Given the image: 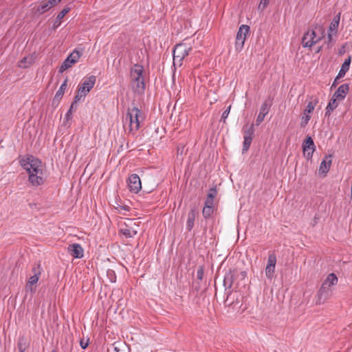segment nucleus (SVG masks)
Here are the masks:
<instances>
[{
  "instance_id": "f257e3e1",
  "label": "nucleus",
  "mask_w": 352,
  "mask_h": 352,
  "mask_svg": "<svg viewBox=\"0 0 352 352\" xmlns=\"http://www.w3.org/2000/svg\"><path fill=\"white\" fill-rule=\"evenodd\" d=\"M21 166L29 173V182L34 186H38L45 182L43 170L41 168V162L30 156L27 160L20 161Z\"/></svg>"
},
{
  "instance_id": "f03ea898",
  "label": "nucleus",
  "mask_w": 352,
  "mask_h": 352,
  "mask_svg": "<svg viewBox=\"0 0 352 352\" xmlns=\"http://www.w3.org/2000/svg\"><path fill=\"white\" fill-rule=\"evenodd\" d=\"M324 37V28L322 25H316L314 29L305 32L302 38L304 47H311Z\"/></svg>"
},
{
  "instance_id": "7ed1b4c3",
  "label": "nucleus",
  "mask_w": 352,
  "mask_h": 352,
  "mask_svg": "<svg viewBox=\"0 0 352 352\" xmlns=\"http://www.w3.org/2000/svg\"><path fill=\"white\" fill-rule=\"evenodd\" d=\"M192 50V47L186 42L177 44L173 49V65L181 66L182 61L189 54Z\"/></svg>"
},
{
  "instance_id": "20e7f679",
  "label": "nucleus",
  "mask_w": 352,
  "mask_h": 352,
  "mask_svg": "<svg viewBox=\"0 0 352 352\" xmlns=\"http://www.w3.org/2000/svg\"><path fill=\"white\" fill-rule=\"evenodd\" d=\"M141 114V110L137 107L133 106L131 109H128L125 116V122H129L130 131H138L140 128Z\"/></svg>"
},
{
  "instance_id": "39448f33",
  "label": "nucleus",
  "mask_w": 352,
  "mask_h": 352,
  "mask_svg": "<svg viewBox=\"0 0 352 352\" xmlns=\"http://www.w3.org/2000/svg\"><path fill=\"white\" fill-rule=\"evenodd\" d=\"M138 226L133 219H129L120 228V232L126 238H132L138 233Z\"/></svg>"
},
{
  "instance_id": "423d86ee",
  "label": "nucleus",
  "mask_w": 352,
  "mask_h": 352,
  "mask_svg": "<svg viewBox=\"0 0 352 352\" xmlns=\"http://www.w3.org/2000/svg\"><path fill=\"white\" fill-rule=\"evenodd\" d=\"M32 271L34 273V275L30 277V278L26 284L25 288H26V290H30L32 292H34L36 290V288L35 287L34 288L33 285L37 283V282L39 279L40 275L41 274V272H42V268L41 267V264L40 263L35 264L33 266Z\"/></svg>"
},
{
  "instance_id": "0eeeda50",
  "label": "nucleus",
  "mask_w": 352,
  "mask_h": 352,
  "mask_svg": "<svg viewBox=\"0 0 352 352\" xmlns=\"http://www.w3.org/2000/svg\"><path fill=\"white\" fill-rule=\"evenodd\" d=\"M81 55L82 54L76 50H74L63 61L59 68L58 72L60 73H63L66 69L71 67L74 64L78 62Z\"/></svg>"
},
{
  "instance_id": "6e6552de",
  "label": "nucleus",
  "mask_w": 352,
  "mask_h": 352,
  "mask_svg": "<svg viewBox=\"0 0 352 352\" xmlns=\"http://www.w3.org/2000/svg\"><path fill=\"white\" fill-rule=\"evenodd\" d=\"M250 32V27L247 25L240 26L236 36L235 46L236 50H241L244 45V43L247 35Z\"/></svg>"
},
{
  "instance_id": "1a4fd4ad",
  "label": "nucleus",
  "mask_w": 352,
  "mask_h": 352,
  "mask_svg": "<svg viewBox=\"0 0 352 352\" xmlns=\"http://www.w3.org/2000/svg\"><path fill=\"white\" fill-rule=\"evenodd\" d=\"M331 295L332 289L322 285L316 295V304H324L331 296Z\"/></svg>"
},
{
  "instance_id": "9d476101",
  "label": "nucleus",
  "mask_w": 352,
  "mask_h": 352,
  "mask_svg": "<svg viewBox=\"0 0 352 352\" xmlns=\"http://www.w3.org/2000/svg\"><path fill=\"white\" fill-rule=\"evenodd\" d=\"M302 147L304 155H305L307 159H311L313 153L316 150V146L311 136L306 137L305 140L302 142Z\"/></svg>"
},
{
  "instance_id": "9b49d317",
  "label": "nucleus",
  "mask_w": 352,
  "mask_h": 352,
  "mask_svg": "<svg viewBox=\"0 0 352 352\" xmlns=\"http://www.w3.org/2000/svg\"><path fill=\"white\" fill-rule=\"evenodd\" d=\"M96 81V77L94 75H91L83 79V82L82 84L79 85L78 89L80 90L81 93L87 95L91 89L94 87Z\"/></svg>"
},
{
  "instance_id": "f8f14e48",
  "label": "nucleus",
  "mask_w": 352,
  "mask_h": 352,
  "mask_svg": "<svg viewBox=\"0 0 352 352\" xmlns=\"http://www.w3.org/2000/svg\"><path fill=\"white\" fill-rule=\"evenodd\" d=\"M276 263V256L274 252H270L268 256L267 264L265 267L266 276L270 279H272V278L274 276Z\"/></svg>"
},
{
  "instance_id": "ddd939ff",
  "label": "nucleus",
  "mask_w": 352,
  "mask_h": 352,
  "mask_svg": "<svg viewBox=\"0 0 352 352\" xmlns=\"http://www.w3.org/2000/svg\"><path fill=\"white\" fill-rule=\"evenodd\" d=\"M128 187L130 191L134 193H138L141 190V180L137 174H132L129 177Z\"/></svg>"
},
{
  "instance_id": "4468645a",
  "label": "nucleus",
  "mask_w": 352,
  "mask_h": 352,
  "mask_svg": "<svg viewBox=\"0 0 352 352\" xmlns=\"http://www.w3.org/2000/svg\"><path fill=\"white\" fill-rule=\"evenodd\" d=\"M236 276V270H230L228 273L225 274L223 279V285L226 287V289H230L234 281L237 279Z\"/></svg>"
},
{
  "instance_id": "2eb2a0df",
  "label": "nucleus",
  "mask_w": 352,
  "mask_h": 352,
  "mask_svg": "<svg viewBox=\"0 0 352 352\" xmlns=\"http://www.w3.org/2000/svg\"><path fill=\"white\" fill-rule=\"evenodd\" d=\"M68 252L74 258H80L83 256V249L78 243H73L68 246Z\"/></svg>"
},
{
  "instance_id": "dca6fc26",
  "label": "nucleus",
  "mask_w": 352,
  "mask_h": 352,
  "mask_svg": "<svg viewBox=\"0 0 352 352\" xmlns=\"http://www.w3.org/2000/svg\"><path fill=\"white\" fill-rule=\"evenodd\" d=\"M271 104L267 103V102H264L261 107L260 112L256 118V125L258 126L261 124V122L263 121L265 116L266 114L269 112Z\"/></svg>"
},
{
  "instance_id": "f3484780",
  "label": "nucleus",
  "mask_w": 352,
  "mask_h": 352,
  "mask_svg": "<svg viewBox=\"0 0 352 352\" xmlns=\"http://www.w3.org/2000/svg\"><path fill=\"white\" fill-rule=\"evenodd\" d=\"M133 87L135 91H144L146 88L144 77L134 76L132 78Z\"/></svg>"
},
{
  "instance_id": "a211bd4d",
  "label": "nucleus",
  "mask_w": 352,
  "mask_h": 352,
  "mask_svg": "<svg viewBox=\"0 0 352 352\" xmlns=\"http://www.w3.org/2000/svg\"><path fill=\"white\" fill-rule=\"evenodd\" d=\"M349 91V84H342L338 88L337 91L333 94V97L338 99V100H343L345 98L346 95L348 94Z\"/></svg>"
},
{
  "instance_id": "6ab92c4d",
  "label": "nucleus",
  "mask_w": 352,
  "mask_h": 352,
  "mask_svg": "<svg viewBox=\"0 0 352 352\" xmlns=\"http://www.w3.org/2000/svg\"><path fill=\"white\" fill-rule=\"evenodd\" d=\"M332 155H326L323 160L322 161L320 168L319 173L321 174H327L329 170L331 165V158Z\"/></svg>"
},
{
  "instance_id": "aec40b11",
  "label": "nucleus",
  "mask_w": 352,
  "mask_h": 352,
  "mask_svg": "<svg viewBox=\"0 0 352 352\" xmlns=\"http://www.w3.org/2000/svg\"><path fill=\"white\" fill-rule=\"evenodd\" d=\"M198 212L195 207H192L188 214V219L186 222V228L188 231H190L194 226V221Z\"/></svg>"
},
{
  "instance_id": "412c9836",
  "label": "nucleus",
  "mask_w": 352,
  "mask_h": 352,
  "mask_svg": "<svg viewBox=\"0 0 352 352\" xmlns=\"http://www.w3.org/2000/svg\"><path fill=\"white\" fill-rule=\"evenodd\" d=\"M351 62V56H349L347 58L345 59L344 62L342 65L341 69H340L338 74L336 76V78H341L345 76L346 73L349 69Z\"/></svg>"
},
{
  "instance_id": "4be33fe9",
  "label": "nucleus",
  "mask_w": 352,
  "mask_h": 352,
  "mask_svg": "<svg viewBox=\"0 0 352 352\" xmlns=\"http://www.w3.org/2000/svg\"><path fill=\"white\" fill-rule=\"evenodd\" d=\"M30 340L24 336H20L17 343V348L19 352H25L30 345Z\"/></svg>"
},
{
  "instance_id": "5701e85b",
  "label": "nucleus",
  "mask_w": 352,
  "mask_h": 352,
  "mask_svg": "<svg viewBox=\"0 0 352 352\" xmlns=\"http://www.w3.org/2000/svg\"><path fill=\"white\" fill-rule=\"evenodd\" d=\"M338 283V278L334 273L329 274L322 285L331 287Z\"/></svg>"
},
{
  "instance_id": "b1692460",
  "label": "nucleus",
  "mask_w": 352,
  "mask_h": 352,
  "mask_svg": "<svg viewBox=\"0 0 352 352\" xmlns=\"http://www.w3.org/2000/svg\"><path fill=\"white\" fill-rule=\"evenodd\" d=\"M340 15H341V13L339 12L338 14H336L333 17L332 21L330 23V25H329V32H337L338 28V26H339V23H340Z\"/></svg>"
},
{
  "instance_id": "393cba45",
  "label": "nucleus",
  "mask_w": 352,
  "mask_h": 352,
  "mask_svg": "<svg viewBox=\"0 0 352 352\" xmlns=\"http://www.w3.org/2000/svg\"><path fill=\"white\" fill-rule=\"evenodd\" d=\"M144 68L141 65L135 64L131 70V78L134 76L143 77Z\"/></svg>"
},
{
  "instance_id": "a878e982",
  "label": "nucleus",
  "mask_w": 352,
  "mask_h": 352,
  "mask_svg": "<svg viewBox=\"0 0 352 352\" xmlns=\"http://www.w3.org/2000/svg\"><path fill=\"white\" fill-rule=\"evenodd\" d=\"M254 133V124H252L249 127H248V125H245L243 127V138H250V140L253 139Z\"/></svg>"
},
{
  "instance_id": "bb28decb",
  "label": "nucleus",
  "mask_w": 352,
  "mask_h": 352,
  "mask_svg": "<svg viewBox=\"0 0 352 352\" xmlns=\"http://www.w3.org/2000/svg\"><path fill=\"white\" fill-rule=\"evenodd\" d=\"M67 82H68V78L67 77L65 78V80H64V82H63V84L60 85L59 89L56 93V94H55L56 99H61L62 98L63 96L64 95L66 87L67 86Z\"/></svg>"
},
{
  "instance_id": "cd10ccee",
  "label": "nucleus",
  "mask_w": 352,
  "mask_h": 352,
  "mask_svg": "<svg viewBox=\"0 0 352 352\" xmlns=\"http://www.w3.org/2000/svg\"><path fill=\"white\" fill-rule=\"evenodd\" d=\"M50 8H51V7L50 6L48 2L47 1V2L38 6L36 8V12L38 13L39 14H42L44 12H47Z\"/></svg>"
},
{
  "instance_id": "c85d7f7f",
  "label": "nucleus",
  "mask_w": 352,
  "mask_h": 352,
  "mask_svg": "<svg viewBox=\"0 0 352 352\" xmlns=\"http://www.w3.org/2000/svg\"><path fill=\"white\" fill-rule=\"evenodd\" d=\"M213 212L214 207H204L202 214L205 219H208L209 217H210Z\"/></svg>"
},
{
  "instance_id": "c756f323",
  "label": "nucleus",
  "mask_w": 352,
  "mask_h": 352,
  "mask_svg": "<svg viewBox=\"0 0 352 352\" xmlns=\"http://www.w3.org/2000/svg\"><path fill=\"white\" fill-rule=\"evenodd\" d=\"M217 195V187L214 186L209 190L206 199L214 200Z\"/></svg>"
},
{
  "instance_id": "7c9ffc66",
  "label": "nucleus",
  "mask_w": 352,
  "mask_h": 352,
  "mask_svg": "<svg viewBox=\"0 0 352 352\" xmlns=\"http://www.w3.org/2000/svg\"><path fill=\"white\" fill-rule=\"evenodd\" d=\"M252 141V140H250V138H244V141H243V149H242L243 153H244L245 152L248 151V149L251 145Z\"/></svg>"
},
{
  "instance_id": "2f4dec72",
  "label": "nucleus",
  "mask_w": 352,
  "mask_h": 352,
  "mask_svg": "<svg viewBox=\"0 0 352 352\" xmlns=\"http://www.w3.org/2000/svg\"><path fill=\"white\" fill-rule=\"evenodd\" d=\"M71 10L69 6L65 7L57 15V20H61Z\"/></svg>"
},
{
  "instance_id": "473e14b6",
  "label": "nucleus",
  "mask_w": 352,
  "mask_h": 352,
  "mask_svg": "<svg viewBox=\"0 0 352 352\" xmlns=\"http://www.w3.org/2000/svg\"><path fill=\"white\" fill-rule=\"evenodd\" d=\"M120 345H122V344L115 342L111 344L110 346L107 348V352H120Z\"/></svg>"
},
{
  "instance_id": "72a5a7b5",
  "label": "nucleus",
  "mask_w": 352,
  "mask_h": 352,
  "mask_svg": "<svg viewBox=\"0 0 352 352\" xmlns=\"http://www.w3.org/2000/svg\"><path fill=\"white\" fill-rule=\"evenodd\" d=\"M318 102V100H315V102H309L307 105V107L306 109H305V111L307 112V113H311L313 112V111L314 110V108H315V106L316 104V103Z\"/></svg>"
},
{
  "instance_id": "f704fd0d",
  "label": "nucleus",
  "mask_w": 352,
  "mask_h": 352,
  "mask_svg": "<svg viewBox=\"0 0 352 352\" xmlns=\"http://www.w3.org/2000/svg\"><path fill=\"white\" fill-rule=\"evenodd\" d=\"M237 278H240L241 281H243V284L246 283L245 278H247V272L245 271L238 272L236 270V276Z\"/></svg>"
},
{
  "instance_id": "c9c22d12",
  "label": "nucleus",
  "mask_w": 352,
  "mask_h": 352,
  "mask_svg": "<svg viewBox=\"0 0 352 352\" xmlns=\"http://www.w3.org/2000/svg\"><path fill=\"white\" fill-rule=\"evenodd\" d=\"M204 272V266H202V265L199 266L197 271V280L201 281L203 280Z\"/></svg>"
},
{
  "instance_id": "e433bc0d",
  "label": "nucleus",
  "mask_w": 352,
  "mask_h": 352,
  "mask_svg": "<svg viewBox=\"0 0 352 352\" xmlns=\"http://www.w3.org/2000/svg\"><path fill=\"white\" fill-rule=\"evenodd\" d=\"M311 118V116L309 115H305L301 118L300 122V126L302 128H304L306 126V125L308 124V122L309 121Z\"/></svg>"
},
{
  "instance_id": "4c0bfd02",
  "label": "nucleus",
  "mask_w": 352,
  "mask_h": 352,
  "mask_svg": "<svg viewBox=\"0 0 352 352\" xmlns=\"http://www.w3.org/2000/svg\"><path fill=\"white\" fill-rule=\"evenodd\" d=\"M87 95L85 94L81 93L80 90L78 89L76 96L74 97V100L73 102L78 103L82 97H85Z\"/></svg>"
},
{
  "instance_id": "58836bf2",
  "label": "nucleus",
  "mask_w": 352,
  "mask_h": 352,
  "mask_svg": "<svg viewBox=\"0 0 352 352\" xmlns=\"http://www.w3.org/2000/svg\"><path fill=\"white\" fill-rule=\"evenodd\" d=\"M231 105H230L222 113L220 121L226 122V120L228 118L230 111Z\"/></svg>"
},
{
  "instance_id": "ea45409f",
  "label": "nucleus",
  "mask_w": 352,
  "mask_h": 352,
  "mask_svg": "<svg viewBox=\"0 0 352 352\" xmlns=\"http://www.w3.org/2000/svg\"><path fill=\"white\" fill-rule=\"evenodd\" d=\"M200 280H194L192 283V290L198 292L201 289Z\"/></svg>"
},
{
  "instance_id": "a19ab883",
  "label": "nucleus",
  "mask_w": 352,
  "mask_h": 352,
  "mask_svg": "<svg viewBox=\"0 0 352 352\" xmlns=\"http://www.w3.org/2000/svg\"><path fill=\"white\" fill-rule=\"evenodd\" d=\"M337 100H338V99L334 98L332 96V98H331L328 105L331 107V108L334 110L338 105V102Z\"/></svg>"
},
{
  "instance_id": "79ce46f5",
  "label": "nucleus",
  "mask_w": 352,
  "mask_h": 352,
  "mask_svg": "<svg viewBox=\"0 0 352 352\" xmlns=\"http://www.w3.org/2000/svg\"><path fill=\"white\" fill-rule=\"evenodd\" d=\"M269 4V0H261L258 8L264 10Z\"/></svg>"
},
{
  "instance_id": "37998d69",
  "label": "nucleus",
  "mask_w": 352,
  "mask_h": 352,
  "mask_svg": "<svg viewBox=\"0 0 352 352\" xmlns=\"http://www.w3.org/2000/svg\"><path fill=\"white\" fill-rule=\"evenodd\" d=\"M269 4V0H261L258 8L264 10Z\"/></svg>"
},
{
  "instance_id": "c03bdc74",
  "label": "nucleus",
  "mask_w": 352,
  "mask_h": 352,
  "mask_svg": "<svg viewBox=\"0 0 352 352\" xmlns=\"http://www.w3.org/2000/svg\"><path fill=\"white\" fill-rule=\"evenodd\" d=\"M204 207H214V200L206 199L205 201Z\"/></svg>"
},
{
  "instance_id": "a18cd8bd",
  "label": "nucleus",
  "mask_w": 352,
  "mask_h": 352,
  "mask_svg": "<svg viewBox=\"0 0 352 352\" xmlns=\"http://www.w3.org/2000/svg\"><path fill=\"white\" fill-rule=\"evenodd\" d=\"M80 345L82 347V349H85L89 345V340L85 341L83 339H82L80 341Z\"/></svg>"
},
{
  "instance_id": "49530a36",
  "label": "nucleus",
  "mask_w": 352,
  "mask_h": 352,
  "mask_svg": "<svg viewBox=\"0 0 352 352\" xmlns=\"http://www.w3.org/2000/svg\"><path fill=\"white\" fill-rule=\"evenodd\" d=\"M235 294H236V293H234V294H233L232 292H229V293H228V295H227V298H226V302H230V305L233 304V303H234V302H233V301H231V300H230V299H231V298H232V296H234L235 295Z\"/></svg>"
},
{
  "instance_id": "de8ad7c7",
  "label": "nucleus",
  "mask_w": 352,
  "mask_h": 352,
  "mask_svg": "<svg viewBox=\"0 0 352 352\" xmlns=\"http://www.w3.org/2000/svg\"><path fill=\"white\" fill-rule=\"evenodd\" d=\"M333 111V109L331 108V107L327 105L326 107L325 117L329 116Z\"/></svg>"
},
{
  "instance_id": "09e8293b",
  "label": "nucleus",
  "mask_w": 352,
  "mask_h": 352,
  "mask_svg": "<svg viewBox=\"0 0 352 352\" xmlns=\"http://www.w3.org/2000/svg\"><path fill=\"white\" fill-rule=\"evenodd\" d=\"M48 3L51 8L58 4L60 1H58V0H49Z\"/></svg>"
},
{
  "instance_id": "8fccbe9b",
  "label": "nucleus",
  "mask_w": 352,
  "mask_h": 352,
  "mask_svg": "<svg viewBox=\"0 0 352 352\" xmlns=\"http://www.w3.org/2000/svg\"><path fill=\"white\" fill-rule=\"evenodd\" d=\"M60 100V99H56V96H55L52 100V106L57 107L59 104Z\"/></svg>"
},
{
  "instance_id": "3c124183",
  "label": "nucleus",
  "mask_w": 352,
  "mask_h": 352,
  "mask_svg": "<svg viewBox=\"0 0 352 352\" xmlns=\"http://www.w3.org/2000/svg\"><path fill=\"white\" fill-rule=\"evenodd\" d=\"M70 111H76L77 109V104L72 102L69 109Z\"/></svg>"
},
{
  "instance_id": "603ef678",
  "label": "nucleus",
  "mask_w": 352,
  "mask_h": 352,
  "mask_svg": "<svg viewBox=\"0 0 352 352\" xmlns=\"http://www.w3.org/2000/svg\"><path fill=\"white\" fill-rule=\"evenodd\" d=\"M72 111H70V110L69 109L68 111L67 112L66 115H65V119L67 120H69L70 119H72Z\"/></svg>"
},
{
  "instance_id": "864d4df0",
  "label": "nucleus",
  "mask_w": 352,
  "mask_h": 352,
  "mask_svg": "<svg viewBox=\"0 0 352 352\" xmlns=\"http://www.w3.org/2000/svg\"><path fill=\"white\" fill-rule=\"evenodd\" d=\"M26 60H27V58H23L21 60V63H20V65H19V67H24V68H26L28 67L27 65H22L23 63H26Z\"/></svg>"
},
{
  "instance_id": "5fc2aeb1",
  "label": "nucleus",
  "mask_w": 352,
  "mask_h": 352,
  "mask_svg": "<svg viewBox=\"0 0 352 352\" xmlns=\"http://www.w3.org/2000/svg\"><path fill=\"white\" fill-rule=\"evenodd\" d=\"M319 219V217H317L316 215H315L314 218V222L312 223V226H315L316 225V223H318V220Z\"/></svg>"
},
{
  "instance_id": "6e6d98bb",
  "label": "nucleus",
  "mask_w": 352,
  "mask_h": 352,
  "mask_svg": "<svg viewBox=\"0 0 352 352\" xmlns=\"http://www.w3.org/2000/svg\"><path fill=\"white\" fill-rule=\"evenodd\" d=\"M122 208L123 210H126V211H129V207L128 206H126V205L122 206Z\"/></svg>"
},
{
  "instance_id": "4d7b16f0",
  "label": "nucleus",
  "mask_w": 352,
  "mask_h": 352,
  "mask_svg": "<svg viewBox=\"0 0 352 352\" xmlns=\"http://www.w3.org/2000/svg\"><path fill=\"white\" fill-rule=\"evenodd\" d=\"M59 25H60V23H57V21H56L54 23V24L53 25V28L56 29V28H58L59 26Z\"/></svg>"
},
{
  "instance_id": "13d9d810",
  "label": "nucleus",
  "mask_w": 352,
  "mask_h": 352,
  "mask_svg": "<svg viewBox=\"0 0 352 352\" xmlns=\"http://www.w3.org/2000/svg\"><path fill=\"white\" fill-rule=\"evenodd\" d=\"M339 78H336L334 80L333 82V85H332V87H336V84L338 83L337 81Z\"/></svg>"
},
{
  "instance_id": "bf43d9fd",
  "label": "nucleus",
  "mask_w": 352,
  "mask_h": 352,
  "mask_svg": "<svg viewBox=\"0 0 352 352\" xmlns=\"http://www.w3.org/2000/svg\"><path fill=\"white\" fill-rule=\"evenodd\" d=\"M328 39H329V42H331L332 40V36L329 32L328 34Z\"/></svg>"
},
{
  "instance_id": "052dcab7",
  "label": "nucleus",
  "mask_w": 352,
  "mask_h": 352,
  "mask_svg": "<svg viewBox=\"0 0 352 352\" xmlns=\"http://www.w3.org/2000/svg\"><path fill=\"white\" fill-rule=\"evenodd\" d=\"M344 52V50H340L339 52L340 54H342Z\"/></svg>"
},
{
  "instance_id": "680f3d73",
  "label": "nucleus",
  "mask_w": 352,
  "mask_h": 352,
  "mask_svg": "<svg viewBox=\"0 0 352 352\" xmlns=\"http://www.w3.org/2000/svg\"><path fill=\"white\" fill-rule=\"evenodd\" d=\"M52 352H56V351L53 350Z\"/></svg>"
},
{
  "instance_id": "e2e57ef3",
  "label": "nucleus",
  "mask_w": 352,
  "mask_h": 352,
  "mask_svg": "<svg viewBox=\"0 0 352 352\" xmlns=\"http://www.w3.org/2000/svg\"><path fill=\"white\" fill-rule=\"evenodd\" d=\"M61 0H58V1H60V2Z\"/></svg>"
}]
</instances>
